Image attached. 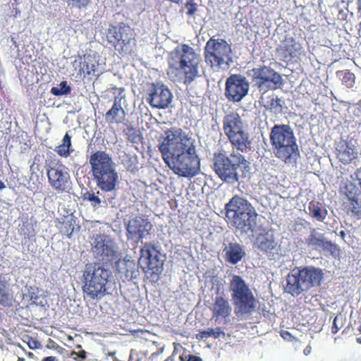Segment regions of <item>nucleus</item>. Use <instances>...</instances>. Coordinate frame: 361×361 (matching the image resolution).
<instances>
[{"label": "nucleus", "mask_w": 361, "mask_h": 361, "mask_svg": "<svg viewBox=\"0 0 361 361\" xmlns=\"http://www.w3.org/2000/svg\"><path fill=\"white\" fill-rule=\"evenodd\" d=\"M159 150L168 167L176 175L192 178L200 171L195 140L180 128L166 130L159 139Z\"/></svg>", "instance_id": "nucleus-1"}, {"label": "nucleus", "mask_w": 361, "mask_h": 361, "mask_svg": "<svg viewBox=\"0 0 361 361\" xmlns=\"http://www.w3.org/2000/svg\"><path fill=\"white\" fill-rule=\"evenodd\" d=\"M89 163L97 187L109 194L104 196L99 191H87L82 195L83 200L90 202L94 209L100 207L102 204L113 207V201L116 196V187L119 183L115 162L111 156L106 152L97 151L90 155Z\"/></svg>", "instance_id": "nucleus-2"}, {"label": "nucleus", "mask_w": 361, "mask_h": 361, "mask_svg": "<svg viewBox=\"0 0 361 361\" xmlns=\"http://www.w3.org/2000/svg\"><path fill=\"white\" fill-rule=\"evenodd\" d=\"M200 55L188 44L177 46L169 54L167 74L174 82L191 84L199 77Z\"/></svg>", "instance_id": "nucleus-3"}, {"label": "nucleus", "mask_w": 361, "mask_h": 361, "mask_svg": "<svg viewBox=\"0 0 361 361\" xmlns=\"http://www.w3.org/2000/svg\"><path fill=\"white\" fill-rule=\"evenodd\" d=\"M274 155L286 164L295 165L300 157L293 129L286 124H275L269 133Z\"/></svg>", "instance_id": "nucleus-4"}, {"label": "nucleus", "mask_w": 361, "mask_h": 361, "mask_svg": "<svg viewBox=\"0 0 361 361\" xmlns=\"http://www.w3.org/2000/svg\"><path fill=\"white\" fill-rule=\"evenodd\" d=\"M323 279L324 273L319 268L312 266L295 267L286 276L284 291L297 297L312 288L319 286Z\"/></svg>", "instance_id": "nucleus-5"}, {"label": "nucleus", "mask_w": 361, "mask_h": 361, "mask_svg": "<svg viewBox=\"0 0 361 361\" xmlns=\"http://www.w3.org/2000/svg\"><path fill=\"white\" fill-rule=\"evenodd\" d=\"M225 209L226 218L238 231L246 234L253 232L257 214L247 200L235 195L226 204Z\"/></svg>", "instance_id": "nucleus-6"}, {"label": "nucleus", "mask_w": 361, "mask_h": 361, "mask_svg": "<svg viewBox=\"0 0 361 361\" xmlns=\"http://www.w3.org/2000/svg\"><path fill=\"white\" fill-rule=\"evenodd\" d=\"M228 289L235 315L244 318L250 316L255 311L258 301L250 286L241 276L233 275Z\"/></svg>", "instance_id": "nucleus-7"}, {"label": "nucleus", "mask_w": 361, "mask_h": 361, "mask_svg": "<svg viewBox=\"0 0 361 361\" xmlns=\"http://www.w3.org/2000/svg\"><path fill=\"white\" fill-rule=\"evenodd\" d=\"M111 276V271L100 264H87L82 275L85 299L99 300L104 296L106 293V286Z\"/></svg>", "instance_id": "nucleus-8"}, {"label": "nucleus", "mask_w": 361, "mask_h": 361, "mask_svg": "<svg viewBox=\"0 0 361 361\" xmlns=\"http://www.w3.org/2000/svg\"><path fill=\"white\" fill-rule=\"evenodd\" d=\"M248 161L238 151L233 150L228 154L225 152L214 154L213 169L223 181L233 184L238 181V171L248 167Z\"/></svg>", "instance_id": "nucleus-9"}, {"label": "nucleus", "mask_w": 361, "mask_h": 361, "mask_svg": "<svg viewBox=\"0 0 361 361\" xmlns=\"http://www.w3.org/2000/svg\"><path fill=\"white\" fill-rule=\"evenodd\" d=\"M204 61L215 71L228 68L234 62L231 46L224 39L212 37L204 47Z\"/></svg>", "instance_id": "nucleus-10"}, {"label": "nucleus", "mask_w": 361, "mask_h": 361, "mask_svg": "<svg viewBox=\"0 0 361 361\" xmlns=\"http://www.w3.org/2000/svg\"><path fill=\"white\" fill-rule=\"evenodd\" d=\"M223 129L238 151L245 152L249 148V134L245 130L243 120L238 114L232 112L226 115L223 120Z\"/></svg>", "instance_id": "nucleus-11"}, {"label": "nucleus", "mask_w": 361, "mask_h": 361, "mask_svg": "<svg viewBox=\"0 0 361 361\" xmlns=\"http://www.w3.org/2000/svg\"><path fill=\"white\" fill-rule=\"evenodd\" d=\"M250 75L255 85L264 92L268 90L281 87L283 85L281 75L268 66H264L252 69Z\"/></svg>", "instance_id": "nucleus-12"}, {"label": "nucleus", "mask_w": 361, "mask_h": 361, "mask_svg": "<svg viewBox=\"0 0 361 361\" xmlns=\"http://www.w3.org/2000/svg\"><path fill=\"white\" fill-rule=\"evenodd\" d=\"M92 245L94 257L97 261L105 264L117 259L118 257V247L111 237L97 235Z\"/></svg>", "instance_id": "nucleus-13"}, {"label": "nucleus", "mask_w": 361, "mask_h": 361, "mask_svg": "<svg viewBox=\"0 0 361 361\" xmlns=\"http://www.w3.org/2000/svg\"><path fill=\"white\" fill-rule=\"evenodd\" d=\"M127 238L135 243H142L143 240L148 239L151 235L152 225L148 219L142 216H135L126 223Z\"/></svg>", "instance_id": "nucleus-14"}, {"label": "nucleus", "mask_w": 361, "mask_h": 361, "mask_svg": "<svg viewBox=\"0 0 361 361\" xmlns=\"http://www.w3.org/2000/svg\"><path fill=\"white\" fill-rule=\"evenodd\" d=\"M164 256H161L159 251L151 243H145L140 249L139 264L152 271V274L158 275L163 270Z\"/></svg>", "instance_id": "nucleus-15"}, {"label": "nucleus", "mask_w": 361, "mask_h": 361, "mask_svg": "<svg viewBox=\"0 0 361 361\" xmlns=\"http://www.w3.org/2000/svg\"><path fill=\"white\" fill-rule=\"evenodd\" d=\"M247 80L240 75H232L226 79L225 95L233 102H238L245 97L249 91Z\"/></svg>", "instance_id": "nucleus-16"}, {"label": "nucleus", "mask_w": 361, "mask_h": 361, "mask_svg": "<svg viewBox=\"0 0 361 361\" xmlns=\"http://www.w3.org/2000/svg\"><path fill=\"white\" fill-rule=\"evenodd\" d=\"M48 182L58 192L68 191L71 188V176L68 169L59 165L47 169Z\"/></svg>", "instance_id": "nucleus-17"}, {"label": "nucleus", "mask_w": 361, "mask_h": 361, "mask_svg": "<svg viewBox=\"0 0 361 361\" xmlns=\"http://www.w3.org/2000/svg\"><path fill=\"white\" fill-rule=\"evenodd\" d=\"M173 94L169 89L164 84L153 85L149 91L147 100L152 107L166 109L172 102Z\"/></svg>", "instance_id": "nucleus-18"}, {"label": "nucleus", "mask_w": 361, "mask_h": 361, "mask_svg": "<svg viewBox=\"0 0 361 361\" xmlns=\"http://www.w3.org/2000/svg\"><path fill=\"white\" fill-rule=\"evenodd\" d=\"M303 52L302 45L293 37L286 36L276 49L278 56L283 61H290Z\"/></svg>", "instance_id": "nucleus-19"}, {"label": "nucleus", "mask_w": 361, "mask_h": 361, "mask_svg": "<svg viewBox=\"0 0 361 361\" xmlns=\"http://www.w3.org/2000/svg\"><path fill=\"white\" fill-rule=\"evenodd\" d=\"M126 100L121 94L115 97L113 106L106 113L105 119L110 123H121L126 118V111L123 109V104Z\"/></svg>", "instance_id": "nucleus-20"}, {"label": "nucleus", "mask_w": 361, "mask_h": 361, "mask_svg": "<svg viewBox=\"0 0 361 361\" xmlns=\"http://www.w3.org/2000/svg\"><path fill=\"white\" fill-rule=\"evenodd\" d=\"M276 246L277 243L275 241L273 233L269 232L259 234L253 243L255 248L268 256L274 255L276 250Z\"/></svg>", "instance_id": "nucleus-21"}, {"label": "nucleus", "mask_w": 361, "mask_h": 361, "mask_svg": "<svg viewBox=\"0 0 361 361\" xmlns=\"http://www.w3.org/2000/svg\"><path fill=\"white\" fill-rule=\"evenodd\" d=\"M223 252L226 262L236 264L246 255L245 247L236 242H229L224 244Z\"/></svg>", "instance_id": "nucleus-22"}, {"label": "nucleus", "mask_w": 361, "mask_h": 361, "mask_svg": "<svg viewBox=\"0 0 361 361\" xmlns=\"http://www.w3.org/2000/svg\"><path fill=\"white\" fill-rule=\"evenodd\" d=\"M213 317L215 321L224 319L226 322H228L231 314L232 307L228 299L223 296H216L212 308Z\"/></svg>", "instance_id": "nucleus-23"}, {"label": "nucleus", "mask_w": 361, "mask_h": 361, "mask_svg": "<svg viewBox=\"0 0 361 361\" xmlns=\"http://www.w3.org/2000/svg\"><path fill=\"white\" fill-rule=\"evenodd\" d=\"M357 143L354 139H348L344 144L339 145L338 158L344 164L350 163L357 157Z\"/></svg>", "instance_id": "nucleus-24"}, {"label": "nucleus", "mask_w": 361, "mask_h": 361, "mask_svg": "<svg viewBox=\"0 0 361 361\" xmlns=\"http://www.w3.org/2000/svg\"><path fill=\"white\" fill-rule=\"evenodd\" d=\"M262 106L274 114H281L283 112L284 102L274 93L266 94L264 92L260 98Z\"/></svg>", "instance_id": "nucleus-25"}, {"label": "nucleus", "mask_w": 361, "mask_h": 361, "mask_svg": "<svg viewBox=\"0 0 361 361\" xmlns=\"http://www.w3.org/2000/svg\"><path fill=\"white\" fill-rule=\"evenodd\" d=\"M128 30H130V27L125 25H121L118 29L115 26L110 25L106 32L108 42L115 47L116 43H121L123 45L128 44L130 38L123 35L124 32Z\"/></svg>", "instance_id": "nucleus-26"}, {"label": "nucleus", "mask_w": 361, "mask_h": 361, "mask_svg": "<svg viewBox=\"0 0 361 361\" xmlns=\"http://www.w3.org/2000/svg\"><path fill=\"white\" fill-rule=\"evenodd\" d=\"M117 270L123 281H131L139 275V271L135 262L130 260L120 261L117 264Z\"/></svg>", "instance_id": "nucleus-27"}, {"label": "nucleus", "mask_w": 361, "mask_h": 361, "mask_svg": "<svg viewBox=\"0 0 361 361\" xmlns=\"http://www.w3.org/2000/svg\"><path fill=\"white\" fill-rule=\"evenodd\" d=\"M308 210L313 218L323 222L326 219L328 211L324 209L319 202L311 201L308 205Z\"/></svg>", "instance_id": "nucleus-28"}, {"label": "nucleus", "mask_w": 361, "mask_h": 361, "mask_svg": "<svg viewBox=\"0 0 361 361\" xmlns=\"http://www.w3.org/2000/svg\"><path fill=\"white\" fill-rule=\"evenodd\" d=\"M314 250H318L326 256L334 255L337 250V245L324 236Z\"/></svg>", "instance_id": "nucleus-29"}, {"label": "nucleus", "mask_w": 361, "mask_h": 361, "mask_svg": "<svg viewBox=\"0 0 361 361\" xmlns=\"http://www.w3.org/2000/svg\"><path fill=\"white\" fill-rule=\"evenodd\" d=\"M225 336V332L221 330L220 327H216V329L208 328L204 331H200L196 335L197 339H207L209 337H213L214 338H219L221 337Z\"/></svg>", "instance_id": "nucleus-30"}, {"label": "nucleus", "mask_w": 361, "mask_h": 361, "mask_svg": "<svg viewBox=\"0 0 361 361\" xmlns=\"http://www.w3.org/2000/svg\"><path fill=\"white\" fill-rule=\"evenodd\" d=\"M341 192L348 197V200H354L360 196L358 188L353 182H347L341 188Z\"/></svg>", "instance_id": "nucleus-31"}, {"label": "nucleus", "mask_w": 361, "mask_h": 361, "mask_svg": "<svg viewBox=\"0 0 361 361\" xmlns=\"http://www.w3.org/2000/svg\"><path fill=\"white\" fill-rule=\"evenodd\" d=\"M324 234L320 233L317 228H310V235L307 238L306 241L309 246L315 249V247L319 245L321 240L324 238Z\"/></svg>", "instance_id": "nucleus-32"}, {"label": "nucleus", "mask_w": 361, "mask_h": 361, "mask_svg": "<svg viewBox=\"0 0 361 361\" xmlns=\"http://www.w3.org/2000/svg\"><path fill=\"white\" fill-rule=\"evenodd\" d=\"M337 77L341 80L342 83L347 87H352L355 83V75L348 70L336 72Z\"/></svg>", "instance_id": "nucleus-33"}, {"label": "nucleus", "mask_w": 361, "mask_h": 361, "mask_svg": "<svg viewBox=\"0 0 361 361\" xmlns=\"http://www.w3.org/2000/svg\"><path fill=\"white\" fill-rule=\"evenodd\" d=\"M71 90L66 81H61L58 86L51 87L50 92L55 96H64L71 94Z\"/></svg>", "instance_id": "nucleus-34"}, {"label": "nucleus", "mask_w": 361, "mask_h": 361, "mask_svg": "<svg viewBox=\"0 0 361 361\" xmlns=\"http://www.w3.org/2000/svg\"><path fill=\"white\" fill-rule=\"evenodd\" d=\"M11 301V298L4 282L0 281V303L6 305Z\"/></svg>", "instance_id": "nucleus-35"}, {"label": "nucleus", "mask_w": 361, "mask_h": 361, "mask_svg": "<svg viewBox=\"0 0 361 361\" xmlns=\"http://www.w3.org/2000/svg\"><path fill=\"white\" fill-rule=\"evenodd\" d=\"M96 65L91 61L90 57L85 58L82 63L81 69L84 73L87 75L94 74Z\"/></svg>", "instance_id": "nucleus-36"}, {"label": "nucleus", "mask_w": 361, "mask_h": 361, "mask_svg": "<svg viewBox=\"0 0 361 361\" xmlns=\"http://www.w3.org/2000/svg\"><path fill=\"white\" fill-rule=\"evenodd\" d=\"M350 200L351 201L350 204L351 212L359 218L361 217V200L358 197Z\"/></svg>", "instance_id": "nucleus-37"}, {"label": "nucleus", "mask_w": 361, "mask_h": 361, "mask_svg": "<svg viewBox=\"0 0 361 361\" xmlns=\"http://www.w3.org/2000/svg\"><path fill=\"white\" fill-rule=\"evenodd\" d=\"M126 135L130 142L135 144L140 142V137L133 127H128L126 129Z\"/></svg>", "instance_id": "nucleus-38"}, {"label": "nucleus", "mask_w": 361, "mask_h": 361, "mask_svg": "<svg viewBox=\"0 0 361 361\" xmlns=\"http://www.w3.org/2000/svg\"><path fill=\"white\" fill-rule=\"evenodd\" d=\"M343 315L338 314L336 315L333 321L332 327H331V333L336 334L338 330L342 327L343 324Z\"/></svg>", "instance_id": "nucleus-39"}, {"label": "nucleus", "mask_w": 361, "mask_h": 361, "mask_svg": "<svg viewBox=\"0 0 361 361\" xmlns=\"http://www.w3.org/2000/svg\"><path fill=\"white\" fill-rule=\"evenodd\" d=\"M63 228H62L61 232L67 235V236L70 238L75 228L72 222V218H71L70 220H67L66 221L63 222Z\"/></svg>", "instance_id": "nucleus-40"}, {"label": "nucleus", "mask_w": 361, "mask_h": 361, "mask_svg": "<svg viewBox=\"0 0 361 361\" xmlns=\"http://www.w3.org/2000/svg\"><path fill=\"white\" fill-rule=\"evenodd\" d=\"M184 8L187 9V15L192 16L197 11V4L192 1H188L185 4Z\"/></svg>", "instance_id": "nucleus-41"}, {"label": "nucleus", "mask_w": 361, "mask_h": 361, "mask_svg": "<svg viewBox=\"0 0 361 361\" xmlns=\"http://www.w3.org/2000/svg\"><path fill=\"white\" fill-rule=\"evenodd\" d=\"M55 151L58 154L63 157H68L71 154V149L62 144L58 146Z\"/></svg>", "instance_id": "nucleus-42"}, {"label": "nucleus", "mask_w": 361, "mask_h": 361, "mask_svg": "<svg viewBox=\"0 0 361 361\" xmlns=\"http://www.w3.org/2000/svg\"><path fill=\"white\" fill-rule=\"evenodd\" d=\"M27 338H28L27 345L30 349L34 350V349L39 348L41 347V343L39 341L34 340V339L31 338L30 337H27Z\"/></svg>", "instance_id": "nucleus-43"}, {"label": "nucleus", "mask_w": 361, "mask_h": 361, "mask_svg": "<svg viewBox=\"0 0 361 361\" xmlns=\"http://www.w3.org/2000/svg\"><path fill=\"white\" fill-rule=\"evenodd\" d=\"M350 178L353 180H357L361 188V166L358 168L353 175L350 176Z\"/></svg>", "instance_id": "nucleus-44"}, {"label": "nucleus", "mask_w": 361, "mask_h": 361, "mask_svg": "<svg viewBox=\"0 0 361 361\" xmlns=\"http://www.w3.org/2000/svg\"><path fill=\"white\" fill-rule=\"evenodd\" d=\"M70 356L74 359H77V357H78L80 360H84L86 357V352L83 350H80L78 353L73 351L71 353Z\"/></svg>", "instance_id": "nucleus-45"}, {"label": "nucleus", "mask_w": 361, "mask_h": 361, "mask_svg": "<svg viewBox=\"0 0 361 361\" xmlns=\"http://www.w3.org/2000/svg\"><path fill=\"white\" fill-rule=\"evenodd\" d=\"M61 144L65 145L70 149L71 147V137L68 133H66V135H64Z\"/></svg>", "instance_id": "nucleus-46"}, {"label": "nucleus", "mask_w": 361, "mask_h": 361, "mask_svg": "<svg viewBox=\"0 0 361 361\" xmlns=\"http://www.w3.org/2000/svg\"><path fill=\"white\" fill-rule=\"evenodd\" d=\"M188 357L186 361H202V358L195 355H185Z\"/></svg>", "instance_id": "nucleus-47"}, {"label": "nucleus", "mask_w": 361, "mask_h": 361, "mask_svg": "<svg viewBox=\"0 0 361 361\" xmlns=\"http://www.w3.org/2000/svg\"><path fill=\"white\" fill-rule=\"evenodd\" d=\"M42 361H59V360L56 357L48 356V357H44Z\"/></svg>", "instance_id": "nucleus-48"}, {"label": "nucleus", "mask_w": 361, "mask_h": 361, "mask_svg": "<svg viewBox=\"0 0 361 361\" xmlns=\"http://www.w3.org/2000/svg\"><path fill=\"white\" fill-rule=\"evenodd\" d=\"M310 352H311V348H310V347H309V346H307V347L304 349V353H305V355H308V354H310Z\"/></svg>", "instance_id": "nucleus-49"}, {"label": "nucleus", "mask_w": 361, "mask_h": 361, "mask_svg": "<svg viewBox=\"0 0 361 361\" xmlns=\"http://www.w3.org/2000/svg\"><path fill=\"white\" fill-rule=\"evenodd\" d=\"M11 42L13 43V44H14L16 47H18V45L16 44H17V42H16V39L15 37H11Z\"/></svg>", "instance_id": "nucleus-50"}, {"label": "nucleus", "mask_w": 361, "mask_h": 361, "mask_svg": "<svg viewBox=\"0 0 361 361\" xmlns=\"http://www.w3.org/2000/svg\"><path fill=\"white\" fill-rule=\"evenodd\" d=\"M339 235L343 239L344 237L345 236V231H341L340 233H339Z\"/></svg>", "instance_id": "nucleus-51"}, {"label": "nucleus", "mask_w": 361, "mask_h": 361, "mask_svg": "<svg viewBox=\"0 0 361 361\" xmlns=\"http://www.w3.org/2000/svg\"><path fill=\"white\" fill-rule=\"evenodd\" d=\"M358 11L361 12V0H357Z\"/></svg>", "instance_id": "nucleus-52"}, {"label": "nucleus", "mask_w": 361, "mask_h": 361, "mask_svg": "<svg viewBox=\"0 0 361 361\" xmlns=\"http://www.w3.org/2000/svg\"><path fill=\"white\" fill-rule=\"evenodd\" d=\"M187 359H188V357H185V355H182L180 356V360L181 361H186Z\"/></svg>", "instance_id": "nucleus-53"}, {"label": "nucleus", "mask_w": 361, "mask_h": 361, "mask_svg": "<svg viewBox=\"0 0 361 361\" xmlns=\"http://www.w3.org/2000/svg\"><path fill=\"white\" fill-rule=\"evenodd\" d=\"M165 361H173V355L169 357Z\"/></svg>", "instance_id": "nucleus-54"}, {"label": "nucleus", "mask_w": 361, "mask_h": 361, "mask_svg": "<svg viewBox=\"0 0 361 361\" xmlns=\"http://www.w3.org/2000/svg\"><path fill=\"white\" fill-rule=\"evenodd\" d=\"M5 188V185L3 182L0 180V190Z\"/></svg>", "instance_id": "nucleus-55"}, {"label": "nucleus", "mask_w": 361, "mask_h": 361, "mask_svg": "<svg viewBox=\"0 0 361 361\" xmlns=\"http://www.w3.org/2000/svg\"><path fill=\"white\" fill-rule=\"evenodd\" d=\"M174 345H175V347H174V351H173V354H172V355H175V353H177V350H176V349H177V348H176V343H174Z\"/></svg>", "instance_id": "nucleus-56"}, {"label": "nucleus", "mask_w": 361, "mask_h": 361, "mask_svg": "<svg viewBox=\"0 0 361 361\" xmlns=\"http://www.w3.org/2000/svg\"><path fill=\"white\" fill-rule=\"evenodd\" d=\"M18 361H25L23 357H18Z\"/></svg>", "instance_id": "nucleus-57"}, {"label": "nucleus", "mask_w": 361, "mask_h": 361, "mask_svg": "<svg viewBox=\"0 0 361 361\" xmlns=\"http://www.w3.org/2000/svg\"><path fill=\"white\" fill-rule=\"evenodd\" d=\"M357 342L359 343H361V337L357 338Z\"/></svg>", "instance_id": "nucleus-58"}, {"label": "nucleus", "mask_w": 361, "mask_h": 361, "mask_svg": "<svg viewBox=\"0 0 361 361\" xmlns=\"http://www.w3.org/2000/svg\"><path fill=\"white\" fill-rule=\"evenodd\" d=\"M28 355H29L30 357H32V356L33 355V354H32V353H28Z\"/></svg>", "instance_id": "nucleus-59"}, {"label": "nucleus", "mask_w": 361, "mask_h": 361, "mask_svg": "<svg viewBox=\"0 0 361 361\" xmlns=\"http://www.w3.org/2000/svg\"><path fill=\"white\" fill-rule=\"evenodd\" d=\"M76 348H77L78 349H80V348H81V345H77V347H76Z\"/></svg>", "instance_id": "nucleus-60"}, {"label": "nucleus", "mask_w": 361, "mask_h": 361, "mask_svg": "<svg viewBox=\"0 0 361 361\" xmlns=\"http://www.w3.org/2000/svg\"><path fill=\"white\" fill-rule=\"evenodd\" d=\"M31 298L32 299V298H34V297H33V296H31ZM37 296H35V299H37Z\"/></svg>", "instance_id": "nucleus-61"}]
</instances>
